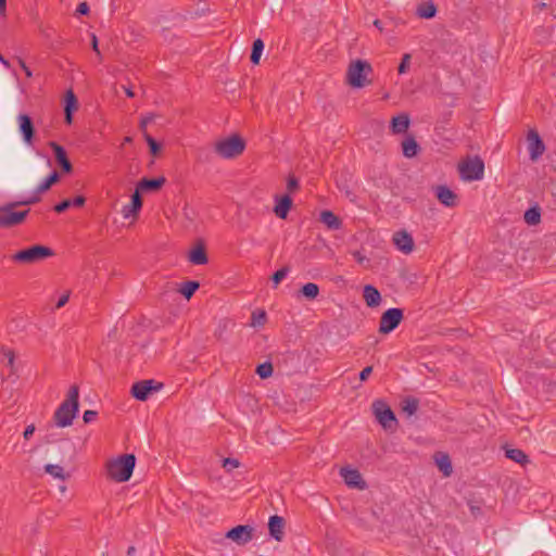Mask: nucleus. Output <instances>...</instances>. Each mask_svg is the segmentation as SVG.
<instances>
[{"label":"nucleus","mask_w":556,"mask_h":556,"mask_svg":"<svg viewBox=\"0 0 556 556\" xmlns=\"http://www.w3.org/2000/svg\"><path fill=\"white\" fill-rule=\"evenodd\" d=\"M458 170L465 181L481 180L484 175V162L479 156L468 157L459 163Z\"/></svg>","instance_id":"7"},{"label":"nucleus","mask_w":556,"mask_h":556,"mask_svg":"<svg viewBox=\"0 0 556 556\" xmlns=\"http://www.w3.org/2000/svg\"><path fill=\"white\" fill-rule=\"evenodd\" d=\"M5 355L8 357L9 365H12L13 362H14V354H13V352L9 351Z\"/></svg>","instance_id":"54"},{"label":"nucleus","mask_w":556,"mask_h":556,"mask_svg":"<svg viewBox=\"0 0 556 556\" xmlns=\"http://www.w3.org/2000/svg\"><path fill=\"white\" fill-rule=\"evenodd\" d=\"M372 412L377 421L386 430L395 428L397 420L390 406L382 400H376L372 403Z\"/></svg>","instance_id":"8"},{"label":"nucleus","mask_w":556,"mask_h":556,"mask_svg":"<svg viewBox=\"0 0 556 556\" xmlns=\"http://www.w3.org/2000/svg\"><path fill=\"white\" fill-rule=\"evenodd\" d=\"M18 131L27 146H33L35 137L34 123L29 115L21 113L16 117Z\"/></svg>","instance_id":"11"},{"label":"nucleus","mask_w":556,"mask_h":556,"mask_svg":"<svg viewBox=\"0 0 556 556\" xmlns=\"http://www.w3.org/2000/svg\"><path fill=\"white\" fill-rule=\"evenodd\" d=\"M91 40H92V49H93V51H96L99 54L100 51H99V48H98V39H97V36L94 34L91 35Z\"/></svg>","instance_id":"52"},{"label":"nucleus","mask_w":556,"mask_h":556,"mask_svg":"<svg viewBox=\"0 0 556 556\" xmlns=\"http://www.w3.org/2000/svg\"><path fill=\"white\" fill-rule=\"evenodd\" d=\"M320 222L331 230H338L342 226L339 217L336 216L331 211H323L320 213Z\"/></svg>","instance_id":"27"},{"label":"nucleus","mask_w":556,"mask_h":556,"mask_svg":"<svg viewBox=\"0 0 556 556\" xmlns=\"http://www.w3.org/2000/svg\"><path fill=\"white\" fill-rule=\"evenodd\" d=\"M36 428L35 426L31 424V425H28L25 430H24V433H23V437L25 440H29L31 438V435L34 434Z\"/></svg>","instance_id":"48"},{"label":"nucleus","mask_w":556,"mask_h":556,"mask_svg":"<svg viewBox=\"0 0 556 556\" xmlns=\"http://www.w3.org/2000/svg\"><path fill=\"white\" fill-rule=\"evenodd\" d=\"M142 207L141 195L138 190L131 194L130 203L126 204L122 208V215L125 219L136 217Z\"/></svg>","instance_id":"17"},{"label":"nucleus","mask_w":556,"mask_h":556,"mask_svg":"<svg viewBox=\"0 0 556 556\" xmlns=\"http://www.w3.org/2000/svg\"><path fill=\"white\" fill-rule=\"evenodd\" d=\"M136 554L135 546H129L127 549V556H134Z\"/></svg>","instance_id":"57"},{"label":"nucleus","mask_w":556,"mask_h":556,"mask_svg":"<svg viewBox=\"0 0 556 556\" xmlns=\"http://www.w3.org/2000/svg\"><path fill=\"white\" fill-rule=\"evenodd\" d=\"M135 465L134 454L122 455L109 463L108 475L117 482H126L130 479Z\"/></svg>","instance_id":"3"},{"label":"nucleus","mask_w":556,"mask_h":556,"mask_svg":"<svg viewBox=\"0 0 556 556\" xmlns=\"http://www.w3.org/2000/svg\"><path fill=\"white\" fill-rule=\"evenodd\" d=\"M419 146L413 136L406 137L402 142L403 155L407 159L416 156L419 152Z\"/></svg>","instance_id":"26"},{"label":"nucleus","mask_w":556,"mask_h":556,"mask_svg":"<svg viewBox=\"0 0 556 556\" xmlns=\"http://www.w3.org/2000/svg\"><path fill=\"white\" fill-rule=\"evenodd\" d=\"M403 311L397 307L388 308L380 317L379 332L390 333L401 324Z\"/></svg>","instance_id":"9"},{"label":"nucleus","mask_w":556,"mask_h":556,"mask_svg":"<svg viewBox=\"0 0 556 556\" xmlns=\"http://www.w3.org/2000/svg\"><path fill=\"white\" fill-rule=\"evenodd\" d=\"M96 417H97V412L90 410V409L85 410V413L83 415V419L86 424L93 421Z\"/></svg>","instance_id":"45"},{"label":"nucleus","mask_w":556,"mask_h":556,"mask_svg":"<svg viewBox=\"0 0 556 556\" xmlns=\"http://www.w3.org/2000/svg\"><path fill=\"white\" fill-rule=\"evenodd\" d=\"M438 200L447 207L456 205V194L446 186H438L435 189Z\"/></svg>","instance_id":"21"},{"label":"nucleus","mask_w":556,"mask_h":556,"mask_svg":"<svg viewBox=\"0 0 556 556\" xmlns=\"http://www.w3.org/2000/svg\"><path fill=\"white\" fill-rule=\"evenodd\" d=\"M409 62H410V54L409 53H405L403 54L402 56V61L397 67V72L399 74H405L407 72V68L409 66Z\"/></svg>","instance_id":"42"},{"label":"nucleus","mask_w":556,"mask_h":556,"mask_svg":"<svg viewBox=\"0 0 556 556\" xmlns=\"http://www.w3.org/2000/svg\"><path fill=\"white\" fill-rule=\"evenodd\" d=\"M372 372V367L371 366H367L365 367L361 372H359V379L361 381H365L367 380V378L369 377V375Z\"/></svg>","instance_id":"49"},{"label":"nucleus","mask_w":556,"mask_h":556,"mask_svg":"<svg viewBox=\"0 0 556 556\" xmlns=\"http://www.w3.org/2000/svg\"><path fill=\"white\" fill-rule=\"evenodd\" d=\"M124 141H125V142H130V141H131V138H130V137H126V138L124 139Z\"/></svg>","instance_id":"60"},{"label":"nucleus","mask_w":556,"mask_h":556,"mask_svg":"<svg viewBox=\"0 0 556 556\" xmlns=\"http://www.w3.org/2000/svg\"><path fill=\"white\" fill-rule=\"evenodd\" d=\"M528 150L532 161H536L545 151V146L540 138L539 134L534 130H530L528 134Z\"/></svg>","instance_id":"13"},{"label":"nucleus","mask_w":556,"mask_h":556,"mask_svg":"<svg viewBox=\"0 0 556 556\" xmlns=\"http://www.w3.org/2000/svg\"><path fill=\"white\" fill-rule=\"evenodd\" d=\"M276 205L274 206V213L281 219L287 218L288 213L292 206V199L289 194L282 197H275Z\"/></svg>","instance_id":"19"},{"label":"nucleus","mask_w":556,"mask_h":556,"mask_svg":"<svg viewBox=\"0 0 556 556\" xmlns=\"http://www.w3.org/2000/svg\"><path fill=\"white\" fill-rule=\"evenodd\" d=\"M372 24L378 30L383 31V24L380 20L376 18Z\"/></svg>","instance_id":"53"},{"label":"nucleus","mask_w":556,"mask_h":556,"mask_svg":"<svg viewBox=\"0 0 556 556\" xmlns=\"http://www.w3.org/2000/svg\"><path fill=\"white\" fill-rule=\"evenodd\" d=\"M7 0H0V12H5Z\"/></svg>","instance_id":"56"},{"label":"nucleus","mask_w":556,"mask_h":556,"mask_svg":"<svg viewBox=\"0 0 556 556\" xmlns=\"http://www.w3.org/2000/svg\"><path fill=\"white\" fill-rule=\"evenodd\" d=\"M223 466L226 470L231 471L232 469L239 467V462L235 458H225Z\"/></svg>","instance_id":"44"},{"label":"nucleus","mask_w":556,"mask_h":556,"mask_svg":"<svg viewBox=\"0 0 556 556\" xmlns=\"http://www.w3.org/2000/svg\"><path fill=\"white\" fill-rule=\"evenodd\" d=\"M264 50V42L262 39L257 38L253 41L252 52H251V62L254 65L260 63L262 53Z\"/></svg>","instance_id":"34"},{"label":"nucleus","mask_w":556,"mask_h":556,"mask_svg":"<svg viewBox=\"0 0 556 556\" xmlns=\"http://www.w3.org/2000/svg\"><path fill=\"white\" fill-rule=\"evenodd\" d=\"M393 242L396 249L404 254H408L414 249L413 237L405 230L397 231L393 235Z\"/></svg>","instance_id":"16"},{"label":"nucleus","mask_w":556,"mask_h":556,"mask_svg":"<svg viewBox=\"0 0 556 556\" xmlns=\"http://www.w3.org/2000/svg\"><path fill=\"white\" fill-rule=\"evenodd\" d=\"M340 476L343 478L345 484L351 488L363 490L366 486V483L363 480L359 471L356 469L348 467L341 468Z\"/></svg>","instance_id":"14"},{"label":"nucleus","mask_w":556,"mask_h":556,"mask_svg":"<svg viewBox=\"0 0 556 556\" xmlns=\"http://www.w3.org/2000/svg\"><path fill=\"white\" fill-rule=\"evenodd\" d=\"M289 271V267L286 266L274 273L271 280L275 288L288 276Z\"/></svg>","instance_id":"40"},{"label":"nucleus","mask_w":556,"mask_h":556,"mask_svg":"<svg viewBox=\"0 0 556 556\" xmlns=\"http://www.w3.org/2000/svg\"><path fill=\"white\" fill-rule=\"evenodd\" d=\"M164 184V177H157L153 179L143 178L138 182L136 190H138L139 193L140 191H154L160 189Z\"/></svg>","instance_id":"25"},{"label":"nucleus","mask_w":556,"mask_h":556,"mask_svg":"<svg viewBox=\"0 0 556 556\" xmlns=\"http://www.w3.org/2000/svg\"><path fill=\"white\" fill-rule=\"evenodd\" d=\"M54 255V251L46 245H31L27 249L17 251L13 256L12 260L17 263L23 264H35L39 263L48 257H51Z\"/></svg>","instance_id":"5"},{"label":"nucleus","mask_w":556,"mask_h":556,"mask_svg":"<svg viewBox=\"0 0 556 556\" xmlns=\"http://www.w3.org/2000/svg\"><path fill=\"white\" fill-rule=\"evenodd\" d=\"M49 146L52 148L55 159H56L59 165L61 166V168L63 169V172H65V173L72 172L73 167H72L70 160L67 159L64 148L54 141H51L49 143Z\"/></svg>","instance_id":"20"},{"label":"nucleus","mask_w":556,"mask_h":556,"mask_svg":"<svg viewBox=\"0 0 556 556\" xmlns=\"http://www.w3.org/2000/svg\"><path fill=\"white\" fill-rule=\"evenodd\" d=\"M253 527L249 525H239L230 529L225 536L238 545H245L253 539Z\"/></svg>","instance_id":"10"},{"label":"nucleus","mask_w":556,"mask_h":556,"mask_svg":"<svg viewBox=\"0 0 556 556\" xmlns=\"http://www.w3.org/2000/svg\"><path fill=\"white\" fill-rule=\"evenodd\" d=\"M437 465L444 476H450L452 473V464L447 455H442L438 458Z\"/></svg>","instance_id":"37"},{"label":"nucleus","mask_w":556,"mask_h":556,"mask_svg":"<svg viewBox=\"0 0 556 556\" xmlns=\"http://www.w3.org/2000/svg\"><path fill=\"white\" fill-rule=\"evenodd\" d=\"M125 93L128 98H132L135 96L130 88H125Z\"/></svg>","instance_id":"58"},{"label":"nucleus","mask_w":556,"mask_h":556,"mask_svg":"<svg viewBox=\"0 0 556 556\" xmlns=\"http://www.w3.org/2000/svg\"><path fill=\"white\" fill-rule=\"evenodd\" d=\"M149 121H150V118L143 119L141 123V126L144 127L147 125V123H149Z\"/></svg>","instance_id":"59"},{"label":"nucleus","mask_w":556,"mask_h":556,"mask_svg":"<svg viewBox=\"0 0 556 556\" xmlns=\"http://www.w3.org/2000/svg\"><path fill=\"white\" fill-rule=\"evenodd\" d=\"M245 149V142L244 140L233 135L231 137H228L226 139H222L217 141L214 146L215 152L223 159L229 160L235 159L242 154V152Z\"/></svg>","instance_id":"6"},{"label":"nucleus","mask_w":556,"mask_h":556,"mask_svg":"<svg viewBox=\"0 0 556 556\" xmlns=\"http://www.w3.org/2000/svg\"><path fill=\"white\" fill-rule=\"evenodd\" d=\"M525 222L530 226H535L541 222V208L535 205L530 208H528L525 212Z\"/></svg>","instance_id":"31"},{"label":"nucleus","mask_w":556,"mask_h":556,"mask_svg":"<svg viewBox=\"0 0 556 556\" xmlns=\"http://www.w3.org/2000/svg\"><path fill=\"white\" fill-rule=\"evenodd\" d=\"M78 109V100L73 89H68L64 97V119L67 125L73 123V114Z\"/></svg>","instance_id":"15"},{"label":"nucleus","mask_w":556,"mask_h":556,"mask_svg":"<svg viewBox=\"0 0 556 556\" xmlns=\"http://www.w3.org/2000/svg\"><path fill=\"white\" fill-rule=\"evenodd\" d=\"M162 384H155L154 380H142L132 384L131 395L139 400L146 401L153 391L160 390Z\"/></svg>","instance_id":"12"},{"label":"nucleus","mask_w":556,"mask_h":556,"mask_svg":"<svg viewBox=\"0 0 556 556\" xmlns=\"http://www.w3.org/2000/svg\"><path fill=\"white\" fill-rule=\"evenodd\" d=\"M189 262L194 265H204L208 262L204 247L198 245L189 253Z\"/></svg>","instance_id":"29"},{"label":"nucleus","mask_w":556,"mask_h":556,"mask_svg":"<svg viewBox=\"0 0 556 556\" xmlns=\"http://www.w3.org/2000/svg\"><path fill=\"white\" fill-rule=\"evenodd\" d=\"M144 138L150 148V152L153 155H156L161 149V146L150 135H146Z\"/></svg>","instance_id":"43"},{"label":"nucleus","mask_w":556,"mask_h":556,"mask_svg":"<svg viewBox=\"0 0 556 556\" xmlns=\"http://www.w3.org/2000/svg\"><path fill=\"white\" fill-rule=\"evenodd\" d=\"M79 390L77 386H72L66 399L56 408L53 419L56 427L65 428L73 424L78 413Z\"/></svg>","instance_id":"1"},{"label":"nucleus","mask_w":556,"mask_h":556,"mask_svg":"<svg viewBox=\"0 0 556 556\" xmlns=\"http://www.w3.org/2000/svg\"><path fill=\"white\" fill-rule=\"evenodd\" d=\"M300 293L306 300L313 301L319 294V287L314 282H307L301 288Z\"/></svg>","instance_id":"32"},{"label":"nucleus","mask_w":556,"mask_h":556,"mask_svg":"<svg viewBox=\"0 0 556 556\" xmlns=\"http://www.w3.org/2000/svg\"><path fill=\"white\" fill-rule=\"evenodd\" d=\"M200 287V283L198 281H186L184 282L180 288H179V292L186 298V299H190L194 292L199 289Z\"/></svg>","instance_id":"35"},{"label":"nucleus","mask_w":556,"mask_h":556,"mask_svg":"<svg viewBox=\"0 0 556 556\" xmlns=\"http://www.w3.org/2000/svg\"><path fill=\"white\" fill-rule=\"evenodd\" d=\"M58 172H52L48 177H46L31 192L29 197L37 198V202L40 200V194L50 189V187L59 180Z\"/></svg>","instance_id":"22"},{"label":"nucleus","mask_w":556,"mask_h":556,"mask_svg":"<svg viewBox=\"0 0 556 556\" xmlns=\"http://www.w3.org/2000/svg\"><path fill=\"white\" fill-rule=\"evenodd\" d=\"M416 13L419 17L429 20L435 16L437 8L433 2L424 3L417 8Z\"/></svg>","instance_id":"33"},{"label":"nucleus","mask_w":556,"mask_h":556,"mask_svg":"<svg viewBox=\"0 0 556 556\" xmlns=\"http://www.w3.org/2000/svg\"><path fill=\"white\" fill-rule=\"evenodd\" d=\"M85 202H86L85 197L78 195V197L74 198L73 200H70V199L63 200L62 202L58 203L53 208L56 213H63L71 206L80 207L85 204Z\"/></svg>","instance_id":"28"},{"label":"nucleus","mask_w":556,"mask_h":556,"mask_svg":"<svg viewBox=\"0 0 556 556\" xmlns=\"http://www.w3.org/2000/svg\"><path fill=\"white\" fill-rule=\"evenodd\" d=\"M285 519L278 515H274L268 520V530L271 538L281 542L283 539Z\"/></svg>","instance_id":"18"},{"label":"nucleus","mask_w":556,"mask_h":556,"mask_svg":"<svg viewBox=\"0 0 556 556\" xmlns=\"http://www.w3.org/2000/svg\"><path fill=\"white\" fill-rule=\"evenodd\" d=\"M266 320V313L264 311H261L258 313L252 314V326H262Z\"/></svg>","instance_id":"41"},{"label":"nucleus","mask_w":556,"mask_h":556,"mask_svg":"<svg viewBox=\"0 0 556 556\" xmlns=\"http://www.w3.org/2000/svg\"><path fill=\"white\" fill-rule=\"evenodd\" d=\"M372 73L371 65L365 60L352 61L346 71V83L353 88H363L368 84L367 76Z\"/></svg>","instance_id":"4"},{"label":"nucleus","mask_w":556,"mask_h":556,"mask_svg":"<svg viewBox=\"0 0 556 556\" xmlns=\"http://www.w3.org/2000/svg\"><path fill=\"white\" fill-rule=\"evenodd\" d=\"M17 62L21 66V68L24 71L25 75L30 78L33 77V72L26 65V63L24 62V60L22 58H17Z\"/></svg>","instance_id":"46"},{"label":"nucleus","mask_w":556,"mask_h":556,"mask_svg":"<svg viewBox=\"0 0 556 556\" xmlns=\"http://www.w3.org/2000/svg\"><path fill=\"white\" fill-rule=\"evenodd\" d=\"M364 300L369 307H376L381 302V294L378 289L371 285H367L364 287L363 291Z\"/></svg>","instance_id":"23"},{"label":"nucleus","mask_w":556,"mask_h":556,"mask_svg":"<svg viewBox=\"0 0 556 556\" xmlns=\"http://www.w3.org/2000/svg\"><path fill=\"white\" fill-rule=\"evenodd\" d=\"M299 187V181L295 177H289L287 181V189L293 191Z\"/></svg>","instance_id":"47"},{"label":"nucleus","mask_w":556,"mask_h":556,"mask_svg":"<svg viewBox=\"0 0 556 556\" xmlns=\"http://www.w3.org/2000/svg\"><path fill=\"white\" fill-rule=\"evenodd\" d=\"M0 63L3 64L7 68L10 67V62L0 54Z\"/></svg>","instance_id":"55"},{"label":"nucleus","mask_w":556,"mask_h":556,"mask_svg":"<svg viewBox=\"0 0 556 556\" xmlns=\"http://www.w3.org/2000/svg\"><path fill=\"white\" fill-rule=\"evenodd\" d=\"M410 124L409 116L406 113L399 114L391 119V130L393 134L405 132Z\"/></svg>","instance_id":"24"},{"label":"nucleus","mask_w":556,"mask_h":556,"mask_svg":"<svg viewBox=\"0 0 556 556\" xmlns=\"http://www.w3.org/2000/svg\"><path fill=\"white\" fill-rule=\"evenodd\" d=\"M45 471L53 478L65 480L64 469L60 465L48 464L45 466Z\"/></svg>","instance_id":"36"},{"label":"nucleus","mask_w":556,"mask_h":556,"mask_svg":"<svg viewBox=\"0 0 556 556\" xmlns=\"http://www.w3.org/2000/svg\"><path fill=\"white\" fill-rule=\"evenodd\" d=\"M418 409V401L414 397H408L403 402V410L407 415H414Z\"/></svg>","instance_id":"39"},{"label":"nucleus","mask_w":556,"mask_h":556,"mask_svg":"<svg viewBox=\"0 0 556 556\" xmlns=\"http://www.w3.org/2000/svg\"><path fill=\"white\" fill-rule=\"evenodd\" d=\"M89 12V5L86 2H81L78 4L76 9V13L80 15H85Z\"/></svg>","instance_id":"50"},{"label":"nucleus","mask_w":556,"mask_h":556,"mask_svg":"<svg viewBox=\"0 0 556 556\" xmlns=\"http://www.w3.org/2000/svg\"><path fill=\"white\" fill-rule=\"evenodd\" d=\"M256 374L262 378L266 379L273 375V365L269 362L260 364L256 368Z\"/></svg>","instance_id":"38"},{"label":"nucleus","mask_w":556,"mask_h":556,"mask_svg":"<svg viewBox=\"0 0 556 556\" xmlns=\"http://www.w3.org/2000/svg\"><path fill=\"white\" fill-rule=\"evenodd\" d=\"M68 299H70V293H66V294H63L62 296H60V299L55 305L56 308L63 307L68 302Z\"/></svg>","instance_id":"51"},{"label":"nucleus","mask_w":556,"mask_h":556,"mask_svg":"<svg viewBox=\"0 0 556 556\" xmlns=\"http://www.w3.org/2000/svg\"><path fill=\"white\" fill-rule=\"evenodd\" d=\"M505 456L517 464L523 465L529 463L528 455L520 448H507Z\"/></svg>","instance_id":"30"},{"label":"nucleus","mask_w":556,"mask_h":556,"mask_svg":"<svg viewBox=\"0 0 556 556\" xmlns=\"http://www.w3.org/2000/svg\"><path fill=\"white\" fill-rule=\"evenodd\" d=\"M35 203H37V198L25 197L0 206V227H11L22 223L29 211L14 212L13 210L21 205H31Z\"/></svg>","instance_id":"2"}]
</instances>
